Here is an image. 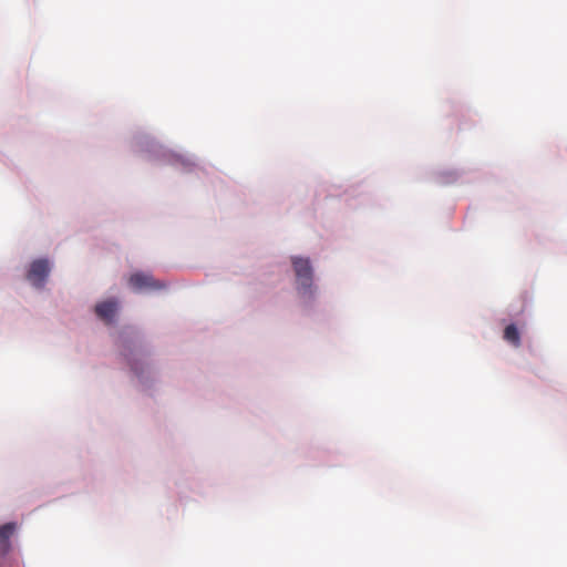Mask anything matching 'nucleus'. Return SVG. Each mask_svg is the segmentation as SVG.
<instances>
[{
	"label": "nucleus",
	"instance_id": "f03ea898",
	"mask_svg": "<svg viewBox=\"0 0 567 567\" xmlns=\"http://www.w3.org/2000/svg\"><path fill=\"white\" fill-rule=\"evenodd\" d=\"M292 266L298 284L305 291H307L312 286V267L309 259L293 257Z\"/></svg>",
	"mask_w": 567,
	"mask_h": 567
},
{
	"label": "nucleus",
	"instance_id": "0eeeda50",
	"mask_svg": "<svg viewBox=\"0 0 567 567\" xmlns=\"http://www.w3.org/2000/svg\"><path fill=\"white\" fill-rule=\"evenodd\" d=\"M504 339L514 347L520 346V334L515 324H508L504 330Z\"/></svg>",
	"mask_w": 567,
	"mask_h": 567
},
{
	"label": "nucleus",
	"instance_id": "39448f33",
	"mask_svg": "<svg viewBox=\"0 0 567 567\" xmlns=\"http://www.w3.org/2000/svg\"><path fill=\"white\" fill-rule=\"evenodd\" d=\"M117 311V302L115 300H106L95 306L96 316L105 323H112Z\"/></svg>",
	"mask_w": 567,
	"mask_h": 567
},
{
	"label": "nucleus",
	"instance_id": "20e7f679",
	"mask_svg": "<svg viewBox=\"0 0 567 567\" xmlns=\"http://www.w3.org/2000/svg\"><path fill=\"white\" fill-rule=\"evenodd\" d=\"M128 285L135 291L157 290L164 288V284L157 281L153 276L145 272H135L128 279Z\"/></svg>",
	"mask_w": 567,
	"mask_h": 567
},
{
	"label": "nucleus",
	"instance_id": "f257e3e1",
	"mask_svg": "<svg viewBox=\"0 0 567 567\" xmlns=\"http://www.w3.org/2000/svg\"><path fill=\"white\" fill-rule=\"evenodd\" d=\"M121 354L123 355L126 364L130 367L131 371L136 375V377H142V374L144 373L145 371V367H146V353L137 348L136 346H132V344H123V348H122V352Z\"/></svg>",
	"mask_w": 567,
	"mask_h": 567
},
{
	"label": "nucleus",
	"instance_id": "7ed1b4c3",
	"mask_svg": "<svg viewBox=\"0 0 567 567\" xmlns=\"http://www.w3.org/2000/svg\"><path fill=\"white\" fill-rule=\"evenodd\" d=\"M51 267L48 259H37L30 265L27 279L37 288L44 286Z\"/></svg>",
	"mask_w": 567,
	"mask_h": 567
},
{
	"label": "nucleus",
	"instance_id": "423d86ee",
	"mask_svg": "<svg viewBox=\"0 0 567 567\" xmlns=\"http://www.w3.org/2000/svg\"><path fill=\"white\" fill-rule=\"evenodd\" d=\"M16 524L7 523L0 526V555H4L10 549V537L14 533Z\"/></svg>",
	"mask_w": 567,
	"mask_h": 567
}]
</instances>
